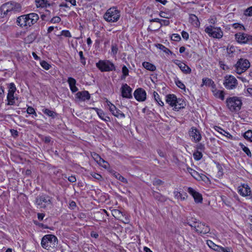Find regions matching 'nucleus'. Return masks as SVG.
<instances>
[{
  "instance_id": "obj_31",
  "label": "nucleus",
  "mask_w": 252,
  "mask_h": 252,
  "mask_svg": "<svg viewBox=\"0 0 252 252\" xmlns=\"http://www.w3.org/2000/svg\"><path fill=\"white\" fill-rule=\"evenodd\" d=\"M37 37V34L35 32H32L28 35L25 38L27 43H31L34 41Z\"/></svg>"
},
{
  "instance_id": "obj_41",
  "label": "nucleus",
  "mask_w": 252,
  "mask_h": 252,
  "mask_svg": "<svg viewBox=\"0 0 252 252\" xmlns=\"http://www.w3.org/2000/svg\"><path fill=\"white\" fill-rule=\"evenodd\" d=\"M67 82L69 84L70 88L73 86H75L76 84V80L74 78L71 77L68 78Z\"/></svg>"
},
{
  "instance_id": "obj_33",
  "label": "nucleus",
  "mask_w": 252,
  "mask_h": 252,
  "mask_svg": "<svg viewBox=\"0 0 252 252\" xmlns=\"http://www.w3.org/2000/svg\"><path fill=\"white\" fill-rule=\"evenodd\" d=\"M42 112L46 115H48L49 117H52V118H55L56 116H57V113L53 111H51L48 109H44L42 110Z\"/></svg>"
},
{
  "instance_id": "obj_19",
  "label": "nucleus",
  "mask_w": 252,
  "mask_h": 252,
  "mask_svg": "<svg viewBox=\"0 0 252 252\" xmlns=\"http://www.w3.org/2000/svg\"><path fill=\"white\" fill-rule=\"evenodd\" d=\"M174 63L177 65L180 69L185 74H189L191 70L189 67L185 63H182L180 61L175 60L174 61Z\"/></svg>"
},
{
  "instance_id": "obj_56",
  "label": "nucleus",
  "mask_w": 252,
  "mask_h": 252,
  "mask_svg": "<svg viewBox=\"0 0 252 252\" xmlns=\"http://www.w3.org/2000/svg\"><path fill=\"white\" fill-rule=\"evenodd\" d=\"M61 35L65 36L70 37L71 36L70 32L67 30H63L61 32Z\"/></svg>"
},
{
  "instance_id": "obj_7",
  "label": "nucleus",
  "mask_w": 252,
  "mask_h": 252,
  "mask_svg": "<svg viewBox=\"0 0 252 252\" xmlns=\"http://www.w3.org/2000/svg\"><path fill=\"white\" fill-rule=\"evenodd\" d=\"M250 66V63L247 59L241 58L235 65V71L237 74H241L245 72Z\"/></svg>"
},
{
  "instance_id": "obj_8",
  "label": "nucleus",
  "mask_w": 252,
  "mask_h": 252,
  "mask_svg": "<svg viewBox=\"0 0 252 252\" xmlns=\"http://www.w3.org/2000/svg\"><path fill=\"white\" fill-rule=\"evenodd\" d=\"M205 32L213 38H220L223 36V32L220 27H215L212 25L206 27Z\"/></svg>"
},
{
  "instance_id": "obj_53",
  "label": "nucleus",
  "mask_w": 252,
  "mask_h": 252,
  "mask_svg": "<svg viewBox=\"0 0 252 252\" xmlns=\"http://www.w3.org/2000/svg\"><path fill=\"white\" fill-rule=\"evenodd\" d=\"M171 40L175 41H179L181 39V36L178 34H173L171 37Z\"/></svg>"
},
{
  "instance_id": "obj_39",
  "label": "nucleus",
  "mask_w": 252,
  "mask_h": 252,
  "mask_svg": "<svg viewBox=\"0 0 252 252\" xmlns=\"http://www.w3.org/2000/svg\"><path fill=\"white\" fill-rule=\"evenodd\" d=\"M156 46L158 48L163 51L166 54H169V53L171 54L172 53L171 51L169 49H168L161 44H157L156 45Z\"/></svg>"
},
{
  "instance_id": "obj_38",
  "label": "nucleus",
  "mask_w": 252,
  "mask_h": 252,
  "mask_svg": "<svg viewBox=\"0 0 252 252\" xmlns=\"http://www.w3.org/2000/svg\"><path fill=\"white\" fill-rule=\"evenodd\" d=\"M243 136L246 140L252 142V130H248L246 132H245L243 134Z\"/></svg>"
},
{
  "instance_id": "obj_49",
  "label": "nucleus",
  "mask_w": 252,
  "mask_h": 252,
  "mask_svg": "<svg viewBox=\"0 0 252 252\" xmlns=\"http://www.w3.org/2000/svg\"><path fill=\"white\" fill-rule=\"evenodd\" d=\"M202 81H203V84H205L206 85H208V86L213 85V84H214V83L213 81H212L211 79L208 78H203L202 79Z\"/></svg>"
},
{
  "instance_id": "obj_45",
  "label": "nucleus",
  "mask_w": 252,
  "mask_h": 252,
  "mask_svg": "<svg viewBox=\"0 0 252 252\" xmlns=\"http://www.w3.org/2000/svg\"><path fill=\"white\" fill-rule=\"evenodd\" d=\"M123 76L122 79L125 78L126 76L128 75L129 70L126 66L124 65L122 67Z\"/></svg>"
},
{
  "instance_id": "obj_21",
  "label": "nucleus",
  "mask_w": 252,
  "mask_h": 252,
  "mask_svg": "<svg viewBox=\"0 0 252 252\" xmlns=\"http://www.w3.org/2000/svg\"><path fill=\"white\" fill-rule=\"evenodd\" d=\"M238 192L243 196H248L251 194V189L247 184H243L242 187H239Z\"/></svg>"
},
{
  "instance_id": "obj_22",
  "label": "nucleus",
  "mask_w": 252,
  "mask_h": 252,
  "mask_svg": "<svg viewBox=\"0 0 252 252\" xmlns=\"http://www.w3.org/2000/svg\"><path fill=\"white\" fill-rule=\"evenodd\" d=\"M35 3L37 8L46 7L47 6H50L54 4L53 2H49L47 0H35Z\"/></svg>"
},
{
  "instance_id": "obj_35",
  "label": "nucleus",
  "mask_w": 252,
  "mask_h": 252,
  "mask_svg": "<svg viewBox=\"0 0 252 252\" xmlns=\"http://www.w3.org/2000/svg\"><path fill=\"white\" fill-rule=\"evenodd\" d=\"M112 215L115 218H118V219H120L122 217L124 216L123 213L118 209H114L112 211Z\"/></svg>"
},
{
  "instance_id": "obj_34",
  "label": "nucleus",
  "mask_w": 252,
  "mask_h": 252,
  "mask_svg": "<svg viewBox=\"0 0 252 252\" xmlns=\"http://www.w3.org/2000/svg\"><path fill=\"white\" fill-rule=\"evenodd\" d=\"M13 13L19 12L21 9V5L20 4L16 2H12Z\"/></svg>"
},
{
  "instance_id": "obj_48",
  "label": "nucleus",
  "mask_w": 252,
  "mask_h": 252,
  "mask_svg": "<svg viewBox=\"0 0 252 252\" xmlns=\"http://www.w3.org/2000/svg\"><path fill=\"white\" fill-rule=\"evenodd\" d=\"M41 66L45 69L48 70L51 67V65L49 64L47 62L42 61L40 62Z\"/></svg>"
},
{
  "instance_id": "obj_58",
  "label": "nucleus",
  "mask_w": 252,
  "mask_h": 252,
  "mask_svg": "<svg viewBox=\"0 0 252 252\" xmlns=\"http://www.w3.org/2000/svg\"><path fill=\"white\" fill-rule=\"evenodd\" d=\"M159 15L160 17L168 19L170 17L169 13H166L163 11H160Z\"/></svg>"
},
{
  "instance_id": "obj_50",
  "label": "nucleus",
  "mask_w": 252,
  "mask_h": 252,
  "mask_svg": "<svg viewBox=\"0 0 252 252\" xmlns=\"http://www.w3.org/2000/svg\"><path fill=\"white\" fill-rule=\"evenodd\" d=\"M27 112L29 114L33 115L35 117H37V116L36 113L34 109L31 106H29L28 107L27 109Z\"/></svg>"
},
{
  "instance_id": "obj_16",
  "label": "nucleus",
  "mask_w": 252,
  "mask_h": 252,
  "mask_svg": "<svg viewBox=\"0 0 252 252\" xmlns=\"http://www.w3.org/2000/svg\"><path fill=\"white\" fill-rule=\"evenodd\" d=\"M107 105L109 107V110L112 114L117 118H125V115L119 109H117L116 107L112 104L110 101H107Z\"/></svg>"
},
{
  "instance_id": "obj_63",
  "label": "nucleus",
  "mask_w": 252,
  "mask_h": 252,
  "mask_svg": "<svg viewBox=\"0 0 252 252\" xmlns=\"http://www.w3.org/2000/svg\"><path fill=\"white\" fill-rule=\"evenodd\" d=\"M243 151L247 154V155L250 157V158H251L252 157V153L250 150V149L247 147H246V148H244V150H243Z\"/></svg>"
},
{
  "instance_id": "obj_2",
  "label": "nucleus",
  "mask_w": 252,
  "mask_h": 252,
  "mask_svg": "<svg viewBox=\"0 0 252 252\" xmlns=\"http://www.w3.org/2000/svg\"><path fill=\"white\" fill-rule=\"evenodd\" d=\"M58 239L52 234H47L44 236L41 242L42 247L49 251H55L58 246Z\"/></svg>"
},
{
  "instance_id": "obj_55",
  "label": "nucleus",
  "mask_w": 252,
  "mask_h": 252,
  "mask_svg": "<svg viewBox=\"0 0 252 252\" xmlns=\"http://www.w3.org/2000/svg\"><path fill=\"white\" fill-rule=\"evenodd\" d=\"M61 19L59 17L55 16L51 19L50 22L52 23H59L61 21Z\"/></svg>"
},
{
  "instance_id": "obj_17",
  "label": "nucleus",
  "mask_w": 252,
  "mask_h": 252,
  "mask_svg": "<svg viewBox=\"0 0 252 252\" xmlns=\"http://www.w3.org/2000/svg\"><path fill=\"white\" fill-rule=\"evenodd\" d=\"M188 192L193 197L195 203H202L203 198L202 195L200 193L196 191L191 187L188 188Z\"/></svg>"
},
{
  "instance_id": "obj_46",
  "label": "nucleus",
  "mask_w": 252,
  "mask_h": 252,
  "mask_svg": "<svg viewBox=\"0 0 252 252\" xmlns=\"http://www.w3.org/2000/svg\"><path fill=\"white\" fill-rule=\"evenodd\" d=\"M187 170V171L194 178H196V176L198 175V173L190 167H188Z\"/></svg>"
},
{
  "instance_id": "obj_37",
  "label": "nucleus",
  "mask_w": 252,
  "mask_h": 252,
  "mask_svg": "<svg viewBox=\"0 0 252 252\" xmlns=\"http://www.w3.org/2000/svg\"><path fill=\"white\" fill-rule=\"evenodd\" d=\"M154 97L155 100L157 102L159 105L162 106L164 105V103L161 100L159 94L156 92H154Z\"/></svg>"
},
{
  "instance_id": "obj_29",
  "label": "nucleus",
  "mask_w": 252,
  "mask_h": 252,
  "mask_svg": "<svg viewBox=\"0 0 252 252\" xmlns=\"http://www.w3.org/2000/svg\"><path fill=\"white\" fill-rule=\"evenodd\" d=\"M207 245L213 250L220 252V246L215 244L212 241L208 240L207 241Z\"/></svg>"
},
{
  "instance_id": "obj_54",
  "label": "nucleus",
  "mask_w": 252,
  "mask_h": 252,
  "mask_svg": "<svg viewBox=\"0 0 252 252\" xmlns=\"http://www.w3.org/2000/svg\"><path fill=\"white\" fill-rule=\"evenodd\" d=\"M219 64L220 67L224 70H226L229 69V67L226 65H225L222 61H219Z\"/></svg>"
},
{
  "instance_id": "obj_36",
  "label": "nucleus",
  "mask_w": 252,
  "mask_h": 252,
  "mask_svg": "<svg viewBox=\"0 0 252 252\" xmlns=\"http://www.w3.org/2000/svg\"><path fill=\"white\" fill-rule=\"evenodd\" d=\"M174 82L176 85L181 89L186 91L185 85L177 77L174 78Z\"/></svg>"
},
{
  "instance_id": "obj_51",
  "label": "nucleus",
  "mask_w": 252,
  "mask_h": 252,
  "mask_svg": "<svg viewBox=\"0 0 252 252\" xmlns=\"http://www.w3.org/2000/svg\"><path fill=\"white\" fill-rule=\"evenodd\" d=\"M214 128L216 131H217L220 134L222 135H225V133H226V131L223 130L221 127L218 126H215L214 127Z\"/></svg>"
},
{
  "instance_id": "obj_30",
  "label": "nucleus",
  "mask_w": 252,
  "mask_h": 252,
  "mask_svg": "<svg viewBox=\"0 0 252 252\" xmlns=\"http://www.w3.org/2000/svg\"><path fill=\"white\" fill-rule=\"evenodd\" d=\"M142 65L145 68L151 71H154L156 69L155 65L149 62H144L142 63Z\"/></svg>"
},
{
  "instance_id": "obj_62",
  "label": "nucleus",
  "mask_w": 252,
  "mask_h": 252,
  "mask_svg": "<svg viewBox=\"0 0 252 252\" xmlns=\"http://www.w3.org/2000/svg\"><path fill=\"white\" fill-rule=\"evenodd\" d=\"M181 33H182V36L184 39L187 40L189 39V33L187 32H186L185 31H183Z\"/></svg>"
},
{
  "instance_id": "obj_12",
  "label": "nucleus",
  "mask_w": 252,
  "mask_h": 252,
  "mask_svg": "<svg viewBox=\"0 0 252 252\" xmlns=\"http://www.w3.org/2000/svg\"><path fill=\"white\" fill-rule=\"evenodd\" d=\"M12 2H7L0 7V17L3 18L13 13Z\"/></svg>"
},
{
  "instance_id": "obj_4",
  "label": "nucleus",
  "mask_w": 252,
  "mask_h": 252,
  "mask_svg": "<svg viewBox=\"0 0 252 252\" xmlns=\"http://www.w3.org/2000/svg\"><path fill=\"white\" fill-rule=\"evenodd\" d=\"M120 17V11L116 7L109 8L103 15L104 19L108 22H116Z\"/></svg>"
},
{
  "instance_id": "obj_61",
  "label": "nucleus",
  "mask_w": 252,
  "mask_h": 252,
  "mask_svg": "<svg viewBox=\"0 0 252 252\" xmlns=\"http://www.w3.org/2000/svg\"><path fill=\"white\" fill-rule=\"evenodd\" d=\"M170 24V21L168 20H163L161 19L160 21V25L162 26H168Z\"/></svg>"
},
{
  "instance_id": "obj_44",
  "label": "nucleus",
  "mask_w": 252,
  "mask_h": 252,
  "mask_svg": "<svg viewBox=\"0 0 252 252\" xmlns=\"http://www.w3.org/2000/svg\"><path fill=\"white\" fill-rule=\"evenodd\" d=\"M244 15L246 16H252V6L247 8L244 10Z\"/></svg>"
},
{
  "instance_id": "obj_40",
  "label": "nucleus",
  "mask_w": 252,
  "mask_h": 252,
  "mask_svg": "<svg viewBox=\"0 0 252 252\" xmlns=\"http://www.w3.org/2000/svg\"><path fill=\"white\" fill-rule=\"evenodd\" d=\"M193 156L195 160H199L202 158L203 155L201 152L197 150L193 153Z\"/></svg>"
},
{
  "instance_id": "obj_26",
  "label": "nucleus",
  "mask_w": 252,
  "mask_h": 252,
  "mask_svg": "<svg viewBox=\"0 0 252 252\" xmlns=\"http://www.w3.org/2000/svg\"><path fill=\"white\" fill-rule=\"evenodd\" d=\"M93 109L96 111L99 117L101 120L105 122H108L110 121V118L108 116H105V114L102 110L99 109L97 108H93Z\"/></svg>"
},
{
  "instance_id": "obj_24",
  "label": "nucleus",
  "mask_w": 252,
  "mask_h": 252,
  "mask_svg": "<svg viewBox=\"0 0 252 252\" xmlns=\"http://www.w3.org/2000/svg\"><path fill=\"white\" fill-rule=\"evenodd\" d=\"M166 102L170 106L174 107L176 101H177L176 96L173 94H169L166 95Z\"/></svg>"
},
{
  "instance_id": "obj_59",
  "label": "nucleus",
  "mask_w": 252,
  "mask_h": 252,
  "mask_svg": "<svg viewBox=\"0 0 252 252\" xmlns=\"http://www.w3.org/2000/svg\"><path fill=\"white\" fill-rule=\"evenodd\" d=\"M232 27L234 29H237L239 28L240 29H243L244 30H245V28L244 26L243 25L240 24L239 23H234L232 25Z\"/></svg>"
},
{
  "instance_id": "obj_13",
  "label": "nucleus",
  "mask_w": 252,
  "mask_h": 252,
  "mask_svg": "<svg viewBox=\"0 0 252 252\" xmlns=\"http://www.w3.org/2000/svg\"><path fill=\"white\" fill-rule=\"evenodd\" d=\"M193 229L196 232L203 234H206L210 231V229L208 225H206L203 222H199V221L195 226H194Z\"/></svg>"
},
{
  "instance_id": "obj_28",
  "label": "nucleus",
  "mask_w": 252,
  "mask_h": 252,
  "mask_svg": "<svg viewBox=\"0 0 252 252\" xmlns=\"http://www.w3.org/2000/svg\"><path fill=\"white\" fill-rule=\"evenodd\" d=\"M153 196L156 200L161 202H165L166 200V197L158 192L154 191Z\"/></svg>"
},
{
  "instance_id": "obj_9",
  "label": "nucleus",
  "mask_w": 252,
  "mask_h": 252,
  "mask_svg": "<svg viewBox=\"0 0 252 252\" xmlns=\"http://www.w3.org/2000/svg\"><path fill=\"white\" fill-rule=\"evenodd\" d=\"M236 41L241 44H252V35L244 32H238L235 34Z\"/></svg>"
},
{
  "instance_id": "obj_25",
  "label": "nucleus",
  "mask_w": 252,
  "mask_h": 252,
  "mask_svg": "<svg viewBox=\"0 0 252 252\" xmlns=\"http://www.w3.org/2000/svg\"><path fill=\"white\" fill-rule=\"evenodd\" d=\"M185 106L186 102L183 99L177 98L173 109L175 111H178L179 109L184 108Z\"/></svg>"
},
{
  "instance_id": "obj_10",
  "label": "nucleus",
  "mask_w": 252,
  "mask_h": 252,
  "mask_svg": "<svg viewBox=\"0 0 252 252\" xmlns=\"http://www.w3.org/2000/svg\"><path fill=\"white\" fill-rule=\"evenodd\" d=\"M237 79L232 75H226L223 81V85L228 90L234 89L237 86Z\"/></svg>"
},
{
  "instance_id": "obj_43",
  "label": "nucleus",
  "mask_w": 252,
  "mask_h": 252,
  "mask_svg": "<svg viewBox=\"0 0 252 252\" xmlns=\"http://www.w3.org/2000/svg\"><path fill=\"white\" fill-rule=\"evenodd\" d=\"M118 51V46L116 44H112L111 45V54L116 56Z\"/></svg>"
},
{
  "instance_id": "obj_52",
  "label": "nucleus",
  "mask_w": 252,
  "mask_h": 252,
  "mask_svg": "<svg viewBox=\"0 0 252 252\" xmlns=\"http://www.w3.org/2000/svg\"><path fill=\"white\" fill-rule=\"evenodd\" d=\"M79 55L80 56V62L82 64L85 65L86 64V59L83 56V53L82 51H80L79 52Z\"/></svg>"
},
{
  "instance_id": "obj_23",
  "label": "nucleus",
  "mask_w": 252,
  "mask_h": 252,
  "mask_svg": "<svg viewBox=\"0 0 252 252\" xmlns=\"http://www.w3.org/2000/svg\"><path fill=\"white\" fill-rule=\"evenodd\" d=\"M189 22L195 27L198 28L200 26V23L199 19L194 14H189Z\"/></svg>"
},
{
  "instance_id": "obj_5",
  "label": "nucleus",
  "mask_w": 252,
  "mask_h": 252,
  "mask_svg": "<svg viewBox=\"0 0 252 252\" xmlns=\"http://www.w3.org/2000/svg\"><path fill=\"white\" fill-rule=\"evenodd\" d=\"M96 66L101 72H110L116 70L115 64L109 60H99L96 63Z\"/></svg>"
},
{
  "instance_id": "obj_27",
  "label": "nucleus",
  "mask_w": 252,
  "mask_h": 252,
  "mask_svg": "<svg viewBox=\"0 0 252 252\" xmlns=\"http://www.w3.org/2000/svg\"><path fill=\"white\" fill-rule=\"evenodd\" d=\"M199 220L196 218L193 217H188L187 218L186 221L184 222L185 224H187L189 225L191 228H194V226L197 224Z\"/></svg>"
},
{
  "instance_id": "obj_64",
  "label": "nucleus",
  "mask_w": 252,
  "mask_h": 252,
  "mask_svg": "<svg viewBox=\"0 0 252 252\" xmlns=\"http://www.w3.org/2000/svg\"><path fill=\"white\" fill-rule=\"evenodd\" d=\"M231 249L229 247L223 248L220 247V252H230Z\"/></svg>"
},
{
  "instance_id": "obj_42",
  "label": "nucleus",
  "mask_w": 252,
  "mask_h": 252,
  "mask_svg": "<svg viewBox=\"0 0 252 252\" xmlns=\"http://www.w3.org/2000/svg\"><path fill=\"white\" fill-rule=\"evenodd\" d=\"M94 159L98 163H101V161L103 162L104 159L102 158L100 156L94 153V155L92 156Z\"/></svg>"
},
{
  "instance_id": "obj_6",
  "label": "nucleus",
  "mask_w": 252,
  "mask_h": 252,
  "mask_svg": "<svg viewBox=\"0 0 252 252\" xmlns=\"http://www.w3.org/2000/svg\"><path fill=\"white\" fill-rule=\"evenodd\" d=\"M35 204L41 209H45L52 204L51 197L46 194L38 195L35 200Z\"/></svg>"
},
{
  "instance_id": "obj_47",
  "label": "nucleus",
  "mask_w": 252,
  "mask_h": 252,
  "mask_svg": "<svg viewBox=\"0 0 252 252\" xmlns=\"http://www.w3.org/2000/svg\"><path fill=\"white\" fill-rule=\"evenodd\" d=\"M115 177L119 181H121V182L124 183H127V180L125 177L120 175L119 173H115Z\"/></svg>"
},
{
  "instance_id": "obj_15",
  "label": "nucleus",
  "mask_w": 252,
  "mask_h": 252,
  "mask_svg": "<svg viewBox=\"0 0 252 252\" xmlns=\"http://www.w3.org/2000/svg\"><path fill=\"white\" fill-rule=\"evenodd\" d=\"M133 95L135 98L138 101H144L146 99V93L141 88H139L135 90Z\"/></svg>"
},
{
  "instance_id": "obj_60",
  "label": "nucleus",
  "mask_w": 252,
  "mask_h": 252,
  "mask_svg": "<svg viewBox=\"0 0 252 252\" xmlns=\"http://www.w3.org/2000/svg\"><path fill=\"white\" fill-rule=\"evenodd\" d=\"M235 47L233 46H231L229 47H227V53L228 55H230L235 51Z\"/></svg>"
},
{
  "instance_id": "obj_11",
  "label": "nucleus",
  "mask_w": 252,
  "mask_h": 252,
  "mask_svg": "<svg viewBox=\"0 0 252 252\" xmlns=\"http://www.w3.org/2000/svg\"><path fill=\"white\" fill-rule=\"evenodd\" d=\"M8 93L7 95V100L8 105H13L15 103V97L14 96V94L16 90V88L15 84L13 83H11L8 84Z\"/></svg>"
},
{
  "instance_id": "obj_32",
  "label": "nucleus",
  "mask_w": 252,
  "mask_h": 252,
  "mask_svg": "<svg viewBox=\"0 0 252 252\" xmlns=\"http://www.w3.org/2000/svg\"><path fill=\"white\" fill-rule=\"evenodd\" d=\"M213 92L215 96L220 98L221 100H223L224 99L223 91L215 89L214 90H213Z\"/></svg>"
},
{
  "instance_id": "obj_3",
  "label": "nucleus",
  "mask_w": 252,
  "mask_h": 252,
  "mask_svg": "<svg viewBox=\"0 0 252 252\" xmlns=\"http://www.w3.org/2000/svg\"><path fill=\"white\" fill-rule=\"evenodd\" d=\"M226 103L228 108L232 112H238L241 108L242 100L237 96L230 97L226 99Z\"/></svg>"
},
{
  "instance_id": "obj_18",
  "label": "nucleus",
  "mask_w": 252,
  "mask_h": 252,
  "mask_svg": "<svg viewBox=\"0 0 252 252\" xmlns=\"http://www.w3.org/2000/svg\"><path fill=\"white\" fill-rule=\"evenodd\" d=\"M189 134L195 142H199L201 139V135L198 129L192 127L189 131Z\"/></svg>"
},
{
  "instance_id": "obj_1",
  "label": "nucleus",
  "mask_w": 252,
  "mask_h": 252,
  "mask_svg": "<svg viewBox=\"0 0 252 252\" xmlns=\"http://www.w3.org/2000/svg\"><path fill=\"white\" fill-rule=\"evenodd\" d=\"M39 20V16L35 13H31L19 16L16 24L21 28L27 29L32 27Z\"/></svg>"
},
{
  "instance_id": "obj_20",
  "label": "nucleus",
  "mask_w": 252,
  "mask_h": 252,
  "mask_svg": "<svg viewBox=\"0 0 252 252\" xmlns=\"http://www.w3.org/2000/svg\"><path fill=\"white\" fill-rule=\"evenodd\" d=\"M76 97L81 101H85L89 100L91 96L89 92L87 91L78 92L76 94Z\"/></svg>"
},
{
  "instance_id": "obj_57",
  "label": "nucleus",
  "mask_w": 252,
  "mask_h": 252,
  "mask_svg": "<svg viewBox=\"0 0 252 252\" xmlns=\"http://www.w3.org/2000/svg\"><path fill=\"white\" fill-rule=\"evenodd\" d=\"M197 150H200V152L204 151L205 150V146L202 143H199L196 146Z\"/></svg>"
},
{
  "instance_id": "obj_14",
  "label": "nucleus",
  "mask_w": 252,
  "mask_h": 252,
  "mask_svg": "<svg viewBox=\"0 0 252 252\" xmlns=\"http://www.w3.org/2000/svg\"><path fill=\"white\" fill-rule=\"evenodd\" d=\"M121 90L123 97L129 99L132 98L131 94L132 90L127 84H123Z\"/></svg>"
}]
</instances>
